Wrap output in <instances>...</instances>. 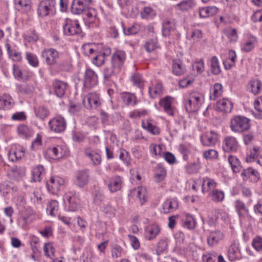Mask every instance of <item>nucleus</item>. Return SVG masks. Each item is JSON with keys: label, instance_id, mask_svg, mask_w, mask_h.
<instances>
[{"label": "nucleus", "instance_id": "obj_1", "mask_svg": "<svg viewBox=\"0 0 262 262\" xmlns=\"http://www.w3.org/2000/svg\"><path fill=\"white\" fill-rule=\"evenodd\" d=\"M250 119L242 116H235L230 120V127L235 133H242L250 127Z\"/></svg>", "mask_w": 262, "mask_h": 262}, {"label": "nucleus", "instance_id": "obj_2", "mask_svg": "<svg viewBox=\"0 0 262 262\" xmlns=\"http://www.w3.org/2000/svg\"><path fill=\"white\" fill-rule=\"evenodd\" d=\"M204 102L203 96L197 92H192L190 94L189 99L185 103L187 112L189 113L197 112Z\"/></svg>", "mask_w": 262, "mask_h": 262}, {"label": "nucleus", "instance_id": "obj_3", "mask_svg": "<svg viewBox=\"0 0 262 262\" xmlns=\"http://www.w3.org/2000/svg\"><path fill=\"white\" fill-rule=\"evenodd\" d=\"M63 32L67 36L79 35L82 33L80 24L77 20L66 18L62 25Z\"/></svg>", "mask_w": 262, "mask_h": 262}, {"label": "nucleus", "instance_id": "obj_4", "mask_svg": "<svg viewBox=\"0 0 262 262\" xmlns=\"http://www.w3.org/2000/svg\"><path fill=\"white\" fill-rule=\"evenodd\" d=\"M55 0H43L38 6L37 13L39 16L45 17L55 12Z\"/></svg>", "mask_w": 262, "mask_h": 262}, {"label": "nucleus", "instance_id": "obj_5", "mask_svg": "<svg viewBox=\"0 0 262 262\" xmlns=\"http://www.w3.org/2000/svg\"><path fill=\"white\" fill-rule=\"evenodd\" d=\"M227 256L230 261L239 260L242 258L243 256L238 240H233L231 243L228 248Z\"/></svg>", "mask_w": 262, "mask_h": 262}, {"label": "nucleus", "instance_id": "obj_6", "mask_svg": "<svg viewBox=\"0 0 262 262\" xmlns=\"http://www.w3.org/2000/svg\"><path fill=\"white\" fill-rule=\"evenodd\" d=\"M93 2V0H73L71 12L74 14H80L89 9Z\"/></svg>", "mask_w": 262, "mask_h": 262}, {"label": "nucleus", "instance_id": "obj_7", "mask_svg": "<svg viewBox=\"0 0 262 262\" xmlns=\"http://www.w3.org/2000/svg\"><path fill=\"white\" fill-rule=\"evenodd\" d=\"M50 129L55 133H60L64 131L66 128V122L63 117L57 116L48 122Z\"/></svg>", "mask_w": 262, "mask_h": 262}, {"label": "nucleus", "instance_id": "obj_8", "mask_svg": "<svg viewBox=\"0 0 262 262\" xmlns=\"http://www.w3.org/2000/svg\"><path fill=\"white\" fill-rule=\"evenodd\" d=\"M64 184V180L63 178L58 176L52 177L47 183V187L50 192L55 194L61 189Z\"/></svg>", "mask_w": 262, "mask_h": 262}, {"label": "nucleus", "instance_id": "obj_9", "mask_svg": "<svg viewBox=\"0 0 262 262\" xmlns=\"http://www.w3.org/2000/svg\"><path fill=\"white\" fill-rule=\"evenodd\" d=\"M83 103L87 108H96L101 105V101L98 94L91 93L83 98Z\"/></svg>", "mask_w": 262, "mask_h": 262}, {"label": "nucleus", "instance_id": "obj_10", "mask_svg": "<svg viewBox=\"0 0 262 262\" xmlns=\"http://www.w3.org/2000/svg\"><path fill=\"white\" fill-rule=\"evenodd\" d=\"M98 83V77L96 73L91 69H86L83 78V86L86 89H91Z\"/></svg>", "mask_w": 262, "mask_h": 262}, {"label": "nucleus", "instance_id": "obj_11", "mask_svg": "<svg viewBox=\"0 0 262 262\" xmlns=\"http://www.w3.org/2000/svg\"><path fill=\"white\" fill-rule=\"evenodd\" d=\"M41 56L45 59L47 65L52 66L57 63L59 53L53 48L46 49L42 51Z\"/></svg>", "mask_w": 262, "mask_h": 262}, {"label": "nucleus", "instance_id": "obj_12", "mask_svg": "<svg viewBox=\"0 0 262 262\" xmlns=\"http://www.w3.org/2000/svg\"><path fill=\"white\" fill-rule=\"evenodd\" d=\"M126 60V53L122 50H117L112 55L111 65L117 70H121Z\"/></svg>", "mask_w": 262, "mask_h": 262}, {"label": "nucleus", "instance_id": "obj_13", "mask_svg": "<svg viewBox=\"0 0 262 262\" xmlns=\"http://www.w3.org/2000/svg\"><path fill=\"white\" fill-rule=\"evenodd\" d=\"M225 237L224 233L221 230L210 231L207 237V243L209 247L216 246Z\"/></svg>", "mask_w": 262, "mask_h": 262}, {"label": "nucleus", "instance_id": "obj_14", "mask_svg": "<svg viewBox=\"0 0 262 262\" xmlns=\"http://www.w3.org/2000/svg\"><path fill=\"white\" fill-rule=\"evenodd\" d=\"M78 197V193L74 191H70L64 195L63 200L68 202L70 210L75 211L77 209L79 203Z\"/></svg>", "mask_w": 262, "mask_h": 262}, {"label": "nucleus", "instance_id": "obj_15", "mask_svg": "<svg viewBox=\"0 0 262 262\" xmlns=\"http://www.w3.org/2000/svg\"><path fill=\"white\" fill-rule=\"evenodd\" d=\"M68 86V84L63 81L54 79L52 81V87L54 93L59 98H61L64 95Z\"/></svg>", "mask_w": 262, "mask_h": 262}, {"label": "nucleus", "instance_id": "obj_16", "mask_svg": "<svg viewBox=\"0 0 262 262\" xmlns=\"http://www.w3.org/2000/svg\"><path fill=\"white\" fill-rule=\"evenodd\" d=\"M176 28V21L171 17H166L162 22V34L167 37L170 35L171 32L175 30Z\"/></svg>", "mask_w": 262, "mask_h": 262}, {"label": "nucleus", "instance_id": "obj_17", "mask_svg": "<svg viewBox=\"0 0 262 262\" xmlns=\"http://www.w3.org/2000/svg\"><path fill=\"white\" fill-rule=\"evenodd\" d=\"M202 143L207 146L214 145L218 140V135L212 130L207 132L201 137Z\"/></svg>", "mask_w": 262, "mask_h": 262}, {"label": "nucleus", "instance_id": "obj_18", "mask_svg": "<svg viewBox=\"0 0 262 262\" xmlns=\"http://www.w3.org/2000/svg\"><path fill=\"white\" fill-rule=\"evenodd\" d=\"M24 155L25 149L19 145L12 147L8 154L9 160L12 162L18 161L24 156Z\"/></svg>", "mask_w": 262, "mask_h": 262}, {"label": "nucleus", "instance_id": "obj_19", "mask_svg": "<svg viewBox=\"0 0 262 262\" xmlns=\"http://www.w3.org/2000/svg\"><path fill=\"white\" fill-rule=\"evenodd\" d=\"M172 98L170 96H166L160 99L159 102L160 107L163 108L164 112L168 115L173 116L174 111L172 106Z\"/></svg>", "mask_w": 262, "mask_h": 262}, {"label": "nucleus", "instance_id": "obj_20", "mask_svg": "<svg viewBox=\"0 0 262 262\" xmlns=\"http://www.w3.org/2000/svg\"><path fill=\"white\" fill-rule=\"evenodd\" d=\"M15 101L13 98L8 94H4L0 96V109L9 110L15 105Z\"/></svg>", "mask_w": 262, "mask_h": 262}, {"label": "nucleus", "instance_id": "obj_21", "mask_svg": "<svg viewBox=\"0 0 262 262\" xmlns=\"http://www.w3.org/2000/svg\"><path fill=\"white\" fill-rule=\"evenodd\" d=\"M123 182L122 178L119 176H114L109 179L107 184L108 190L112 193L120 190Z\"/></svg>", "mask_w": 262, "mask_h": 262}, {"label": "nucleus", "instance_id": "obj_22", "mask_svg": "<svg viewBox=\"0 0 262 262\" xmlns=\"http://www.w3.org/2000/svg\"><path fill=\"white\" fill-rule=\"evenodd\" d=\"M238 146V142L234 137H226L223 141V148L226 152L235 151L237 149Z\"/></svg>", "mask_w": 262, "mask_h": 262}, {"label": "nucleus", "instance_id": "obj_23", "mask_svg": "<svg viewBox=\"0 0 262 262\" xmlns=\"http://www.w3.org/2000/svg\"><path fill=\"white\" fill-rule=\"evenodd\" d=\"M160 231L161 228L158 225H149L145 229V237L149 241L152 240L160 233Z\"/></svg>", "mask_w": 262, "mask_h": 262}, {"label": "nucleus", "instance_id": "obj_24", "mask_svg": "<svg viewBox=\"0 0 262 262\" xmlns=\"http://www.w3.org/2000/svg\"><path fill=\"white\" fill-rule=\"evenodd\" d=\"M179 204L176 199H167L162 205V211L164 213H168L173 212L178 208Z\"/></svg>", "mask_w": 262, "mask_h": 262}, {"label": "nucleus", "instance_id": "obj_25", "mask_svg": "<svg viewBox=\"0 0 262 262\" xmlns=\"http://www.w3.org/2000/svg\"><path fill=\"white\" fill-rule=\"evenodd\" d=\"M232 103L228 99L223 98L218 101L216 104V110L225 113H230L232 109Z\"/></svg>", "mask_w": 262, "mask_h": 262}, {"label": "nucleus", "instance_id": "obj_26", "mask_svg": "<svg viewBox=\"0 0 262 262\" xmlns=\"http://www.w3.org/2000/svg\"><path fill=\"white\" fill-rule=\"evenodd\" d=\"M262 89V82L258 79L250 80L247 86V90L254 95L259 94Z\"/></svg>", "mask_w": 262, "mask_h": 262}, {"label": "nucleus", "instance_id": "obj_27", "mask_svg": "<svg viewBox=\"0 0 262 262\" xmlns=\"http://www.w3.org/2000/svg\"><path fill=\"white\" fill-rule=\"evenodd\" d=\"M65 153L66 151L59 146L49 148L47 150V154L52 159H60L65 155Z\"/></svg>", "mask_w": 262, "mask_h": 262}, {"label": "nucleus", "instance_id": "obj_28", "mask_svg": "<svg viewBox=\"0 0 262 262\" xmlns=\"http://www.w3.org/2000/svg\"><path fill=\"white\" fill-rule=\"evenodd\" d=\"M234 204L236 212L239 217L244 218L248 214L249 209L242 201L237 200L234 202Z\"/></svg>", "mask_w": 262, "mask_h": 262}, {"label": "nucleus", "instance_id": "obj_29", "mask_svg": "<svg viewBox=\"0 0 262 262\" xmlns=\"http://www.w3.org/2000/svg\"><path fill=\"white\" fill-rule=\"evenodd\" d=\"M217 183L213 180L208 177L203 179L202 190L203 193L212 191L216 189Z\"/></svg>", "mask_w": 262, "mask_h": 262}, {"label": "nucleus", "instance_id": "obj_30", "mask_svg": "<svg viewBox=\"0 0 262 262\" xmlns=\"http://www.w3.org/2000/svg\"><path fill=\"white\" fill-rule=\"evenodd\" d=\"M241 177L244 181H247L251 177H254V181H257L260 177L258 172L251 167L244 169L241 173Z\"/></svg>", "mask_w": 262, "mask_h": 262}, {"label": "nucleus", "instance_id": "obj_31", "mask_svg": "<svg viewBox=\"0 0 262 262\" xmlns=\"http://www.w3.org/2000/svg\"><path fill=\"white\" fill-rule=\"evenodd\" d=\"M26 174V169L24 167L14 166L9 172V175L11 179L16 181H19Z\"/></svg>", "mask_w": 262, "mask_h": 262}, {"label": "nucleus", "instance_id": "obj_32", "mask_svg": "<svg viewBox=\"0 0 262 262\" xmlns=\"http://www.w3.org/2000/svg\"><path fill=\"white\" fill-rule=\"evenodd\" d=\"M77 184L80 187L86 185L89 180V174L87 170L79 171L76 174Z\"/></svg>", "mask_w": 262, "mask_h": 262}, {"label": "nucleus", "instance_id": "obj_33", "mask_svg": "<svg viewBox=\"0 0 262 262\" xmlns=\"http://www.w3.org/2000/svg\"><path fill=\"white\" fill-rule=\"evenodd\" d=\"M85 156L89 158L94 165H98L101 163V158L100 155L93 150L91 148L87 147L84 150Z\"/></svg>", "mask_w": 262, "mask_h": 262}, {"label": "nucleus", "instance_id": "obj_34", "mask_svg": "<svg viewBox=\"0 0 262 262\" xmlns=\"http://www.w3.org/2000/svg\"><path fill=\"white\" fill-rule=\"evenodd\" d=\"M218 10V8L215 6L202 8L199 9V15L201 18H206L215 15Z\"/></svg>", "mask_w": 262, "mask_h": 262}, {"label": "nucleus", "instance_id": "obj_35", "mask_svg": "<svg viewBox=\"0 0 262 262\" xmlns=\"http://www.w3.org/2000/svg\"><path fill=\"white\" fill-rule=\"evenodd\" d=\"M45 173V169L41 165H38L34 167L32 171L31 182H39L41 180V177Z\"/></svg>", "mask_w": 262, "mask_h": 262}, {"label": "nucleus", "instance_id": "obj_36", "mask_svg": "<svg viewBox=\"0 0 262 262\" xmlns=\"http://www.w3.org/2000/svg\"><path fill=\"white\" fill-rule=\"evenodd\" d=\"M17 131L19 136L23 138H29L33 134L32 129L28 126L24 124L19 125L17 126Z\"/></svg>", "mask_w": 262, "mask_h": 262}, {"label": "nucleus", "instance_id": "obj_37", "mask_svg": "<svg viewBox=\"0 0 262 262\" xmlns=\"http://www.w3.org/2000/svg\"><path fill=\"white\" fill-rule=\"evenodd\" d=\"M14 3L18 8L23 13L28 12L31 8V0H14Z\"/></svg>", "mask_w": 262, "mask_h": 262}, {"label": "nucleus", "instance_id": "obj_38", "mask_svg": "<svg viewBox=\"0 0 262 262\" xmlns=\"http://www.w3.org/2000/svg\"><path fill=\"white\" fill-rule=\"evenodd\" d=\"M36 116L41 120H45L50 114L49 110L45 105H39L34 107Z\"/></svg>", "mask_w": 262, "mask_h": 262}, {"label": "nucleus", "instance_id": "obj_39", "mask_svg": "<svg viewBox=\"0 0 262 262\" xmlns=\"http://www.w3.org/2000/svg\"><path fill=\"white\" fill-rule=\"evenodd\" d=\"M185 67L179 59H174L172 61V72L174 74L180 76L185 72Z\"/></svg>", "mask_w": 262, "mask_h": 262}, {"label": "nucleus", "instance_id": "obj_40", "mask_svg": "<svg viewBox=\"0 0 262 262\" xmlns=\"http://www.w3.org/2000/svg\"><path fill=\"white\" fill-rule=\"evenodd\" d=\"M196 224V221L192 215L189 214L185 215V217L183 220L182 224L184 228H186L189 230H192L195 228Z\"/></svg>", "mask_w": 262, "mask_h": 262}, {"label": "nucleus", "instance_id": "obj_41", "mask_svg": "<svg viewBox=\"0 0 262 262\" xmlns=\"http://www.w3.org/2000/svg\"><path fill=\"white\" fill-rule=\"evenodd\" d=\"M156 16V11L150 7H145L140 12V16L142 19H152Z\"/></svg>", "mask_w": 262, "mask_h": 262}, {"label": "nucleus", "instance_id": "obj_42", "mask_svg": "<svg viewBox=\"0 0 262 262\" xmlns=\"http://www.w3.org/2000/svg\"><path fill=\"white\" fill-rule=\"evenodd\" d=\"M148 93L150 97L152 99L159 97L163 93V86L162 84L160 83H157L153 87H149Z\"/></svg>", "mask_w": 262, "mask_h": 262}, {"label": "nucleus", "instance_id": "obj_43", "mask_svg": "<svg viewBox=\"0 0 262 262\" xmlns=\"http://www.w3.org/2000/svg\"><path fill=\"white\" fill-rule=\"evenodd\" d=\"M123 101L127 105L134 106L137 103L136 96L129 93H123L121 95Z\"/></svg>", "mask_w": 262, "mask_h": 262}, {"label": "nucleus", "instance_id": "obj_44", "mask_svg": "<svg viewBox=\"0 0 262 262\" xmlns=\"http://www.w3.org/2000/svg\"><path fill=\"white\" fill-rule=\"evenodd\" d=\"M228 160L233 172H238L242 168L239 160L235 156H229Z\"/></svg>", "mask_w": 262, "mask_h": 262}, {"label": "nucleus", "instance_id": "obj_45", "mask_svg": "<svg viewBox=\"0 0 262 262\" xmlns=\"http://www.w3.org/2000/svg\"><path fill=\"white\" fill-rule=\"evenodd\" d=\"M201 168L200 162L189 163L185 166V172L188 174L196 173Z\"/></svg>", "mask_w": 262, "mask_h": 262}, {"label": "nucleus", "instance_id": "obj_46", "mask_svg": "<svg viewBox=\"0 0 262 262\" xmlns=\"http://www.w3.org/2000/svg\"><path fill=\"white\" fill-rule=\"evenodd\" d=\"M166 174V169L160 164L157 165L155 171V180L160 182L164 180Z\"/></svg>", "mask_w": 262, "mask_h": 262}, {"label": "nucleus", "instance_id": "obj_47", "mask_svg": "<svg viewBox=\"0 0 262 262\" xmlns=\"http://www.w3.org/2000/svg\"><path fill=\"white\" fill-rule=\"evenodd\" d=\"M176 6L181 11H189L195 6V3L192 0H186L178 4Z\"/></svg>", "mask_w": 262, "mask_h": 262}, {"label": "nucleus", "instance_id": "obj_48", "mask_svg": "<svg viewBox=\"0 0 262 262\" xmlns=\"http://www.w3.org/2000/svg\"><path fill=\"white\" fill-rule=\"evenodd\" d=\"M257 42V38L254 36H250L248 40L244 43L242 47V51L249 52L254 48L255 44Z\"/></svg>", "mask_w": 262, "mask_h": 262}, {"label": "nucleus", "instance_id": "obj_49", "mask_svg": "<svg viewBox=\"0 0 262 262\" xmlns=\"http://www.w3.org/2000/svg\"><path fill=\"white\" fill-rule=\"evenodd\" d=\"M43 250L47 257L53 258L55 257V249L51 243H45Z\"/></svg>", "mask_w": 262, "mask_h": 262}, {"label": "nucleus", "instance_id": "obj_50", "mask_svg": "<svg viewBox=\"0 0 262 262\" xmlns=\"http://www.w3.org/2000/svg\"><path fill=\"white\" fill-rule=\"evenodd\" d=\"M130 79L134 85L140 89H142L143 88L145 81L140 74L138 73L133 74L132 75Z\"/></svg>", "mask_w": 262, "mask_h": 262}, {"label": "nucleus", "instance_id": "obj_51", "mask_svg": "<svg viewBox=\"0 0 262 262\" xmlns=\"http://www.w3.org/2000/svg\"><path fill=\"white\" fill-rule=\"evenodd\" d=\"M212 91V93L210 95V98L211 100H215L222 95L223 92V86L221 84L216 83L214 85Z\"/></svg>", "mask_w": 262, "mask_h": 262}, {"label": "nucleus", "instance_id": "obj_52", "mask_svg": "<svg viewBox=\"0 0 262 262\" xmlns=\"http://www.w3.org/2000/svg\"><path fill=\"white\" fill-rule=\"evenodd\" d=\"M142 126L143 128L147 130L153 135H158L159 134V129L156 125L152 124L148 121H143L142 123Z\"/></svg>", "mask_w": 262, "mask_h": 262}, {"label": "nucleus", "instance_id": "obj_53", "mask_svg": "<svg viewBox=\"0 0 262 262\" xmlns=\"http://www.w3.org/2000/svg\"><path fill=\"white\" fill-rule=\"evenodd\" d=\"M120 70H117L116 68H113L111 65L110 67H106L104 70L103 77L105 81L110 80V79L118 74Z\"/></svg>", "mask_w": 262, "mask_h": 262}, {"label": "nucleus", "instance_id": "obj_54", "mask_svg": "<svg viewBox=\"0 0 262 262\" xmlns=\"http://www.w3.org/2000/svg\"><path fill=\"white\" fill-rule=\"evenodd\" d=\"M6 46L9 56L13 61H21L22 57L20 53L15 51V50L11 49V46L9 43H7Z\"/></svg>", "mask_w": 262, "mask_h": 262}, {"label": "nucleus", "instance_id": "obj_55", "mask_svg": "<svg viewBox=\"0 0 262 262\" xmlns=\"http://www.w3.org/2000/svg\"><path fill=\"white\" fill-rule=\"evenodd\" d=\"M209 195L212 200L215 202H222L225 197L224 192L216 189L211 191Z\"/></svg>", "mask_w": 262, "mask_h": 262}, {"label": "nucleus", "instance_id": "obj_56", "mask_svg": "<svg viewBox=\"0 0 262 262\" xmlns=\"http://www.w3.org/2000/svg\"><path fill=\"white\" fill-rule=\"evenodd\" d=\"M210 67L211 72L214 75H217L221 72L219 61L216 56H214L211 58Z\"/></svg>", "mask_w": 262, "mask_h": 262}, {"label": "nucleus", "instance_id": "obj_57", "mask_svg": "<svg viewBox=\"0 0 262 262\" xmlns=\"http://www.w3.org/2000/svg\"><path fill=\"white\" fill-rule=\"evenodd\" d=\"M121 26L123 29V31L125 35H131L137 34L140 30V27L139 25L135 24L131 27L126 28L124 27V24L122 22Z\"/></svg>", "mask_w": 262, "mask_h": 262}, {"label": "nucleus", "instance_id": "obj_58", "mask_svg": "<svg viewBox=\"0 0 262 262\" xmlns=\"http://www.w3.org/2000/svg\"><path fill=\"white\" fill-rule=\"evenodd\" d=\"M224 33L231 41L237 40L238 35L237 31L234 28H228L224 30Z\"/></svg>", "mask_w": 262, "mask_h": 262}, {"label": "nucleus", "instance_id": "obj_59", "mask_svg": "<svg viewBox=\"0 0 262 262\" xmlns=\"http://www.w3.org/2000/svg\"><path fill=\"white\" fill-rule=\"evenodd\" d=\"M26 58L29 64L34 68H37L39 66V60L36 55L30 53H26Z\"/></svg>", "mask_w": 262, "mask_h": 262}, {"label": "nucleus", "instance_id": "obj_60", "mask_svg": "<svg viewBox=\"0 0 262 262\" xmlns=\"http://www.w3.org/2000/svg\"><path fill=\"white\" fill-rule=\"evenodd\" d=\"M260 148L258 146H254L253 148L250 150V154L247 158L248 162H251L252 160L257 161L260 155Z\"/></svg>", "mask_w": 262, "mask_h": 262}, {"label": "nucleus", "instance_id": "obj_61", "mask_svg": "<svg viewBox=\"0 0 262 262\" xmlns=\"http://www.w3.org/2000/svg\"><path fill=\"white\" fill-rule=\"evenodd\" d=\"M149 150L151 154L160 157H162L163 152H164L162 145H157L154 143L150 145Z\"/></svg>", "mask_w": 262, "mask_h": 262}, {"label": "nucleus", "instance_id": "obj_62", "mask_svg": "<svg viewBox=\"0 0 262 262\" xmlns=\"http://www.w3.org/2000/svg\"><path fill=\"white\" fill-rule=\"evenodd\" d=\"M47 211L51 215H55L58 209V203L57 201L52 200L48 205L47 207Z\"/></svg>", "mask_w": 262, "mask_h": 262}, {"label": "nucleus", "instance_id": "obj_63", "mask_svg": "<svg viewBox=\"0 0 262 262\" xmlns=\"http://www.w3.org/2000/svg\"><path fill=\"white\" fill-rule=\"evenodd\" d=\"M137 193V196L140 201V203L143 205L146 199V189L143 187H139L135 189Z\"/></svg>", "mask_w": 262, "mask_h": 262}, {"label": "nucleus", "instance_id": "obj_64", "mask_svg": "<svg viewBox=\"0 0 262 262\" xmlns=\"http://www.w3.org/2000/svg\"><path fill=\"white\" fill-rule=\"evenodd\" d=\"M71 60L70 58H67L61 60L58 64L59 70L63 71H68L71 68Z\"/></svg>", "mask_w": 262, "mask_h": 262}]
</instances>
